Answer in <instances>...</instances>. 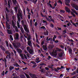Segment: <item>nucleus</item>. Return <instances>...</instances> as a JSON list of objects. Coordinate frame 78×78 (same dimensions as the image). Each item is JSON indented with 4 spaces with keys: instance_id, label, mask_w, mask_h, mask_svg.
<instances>
[{
    "instance_id": "obj_32",
    "label": "nucleus",
    "mask_w": 78,
    "mask_h": 78,
    "mask_svg": "<svg viewBox=\"0 0 78 78\" xmlns=\"http://www.w3.org/2000/svg\"><path fill=\"white\" fill-rule=\"evenodd\" d=\"M14 69V67L13 66H10L9 68V69L10 70H12V69Z\"/></svg>"
},
{
    "instance_id": "obj_3",
    "label": "nucleus",
    "mask_w": 78,
    "mask_h": 78,
    "mask_svg": "<svg viewBox=\"0 0 78 78\" xmlns=\"http://www.w3.org/2000/svg\"><path fill=\"white\" fill-rule=\"evenodd\" d=\"M13 45L15 48H19L20 47V43L19 42H17L16 43H16H13Z\"/></svg>"
},
{
    "instance_id": "obj_38",
    "label": "nucleus",
    "mask_w": 78,
    "mask_h": 78,
    "mask_svg": "<svg viewBox=\"0 0 78 78\" xmlns=\"http://www.w3.org/2000/svg\"><path fill=\"white\" fill-rule=\"evenodd\" d=\"M76 74V71L74 72L73 73H71V75H75Z\"/></svg>"
},
{
    "instance_id": "obj_9",
    "label": "nucleus",
    "mask_w": 78,
    "mask_h": 78,
    "mask_svg": "<svg viewBox=\"0 0 78 78\" xmlns=\"http://www.w3.org/2000/svg\"><path fill=\"white\" fill-rule=\"evenodd\" d=\"M35 36L36 38V42L37 43H38V44H40V42H39V41H38V35H37V33H35Z\"/></svg>"
},
{
    "instance_id": "obj_13",
    "label": "nucleus",
    "mask_w": 78,
    "mask_h": 78,
    "mask_svg": "<svg viewBox=\"0 0 78 78\" xmlns=\"http://www.w3.org/2000/svg\"><path fill=\"white\" fill-rule=\"evenodd\" d=\"M8 0V6H9V8H10V7H11V5H10V3H11L12 2V1H11V0Z\"/></svg>"
},
{
    "instance_id": "obj_48",
    "label": "nucleus",
    "mask_w": 78,
    "mask_h": 78,
    "mask_svg": "<svg viewBox=\"0 0 78 78\" xmlns=\"http://www.w3.org/2000/svg\"><path fill=\"white\" fill-rule=\"evenodd\" d=\"M4 4H5V5H7V0H4Z\"/></svg>"
},
{
    "instance_id": "obj_59",
    "label": "nucleus",
    "mask_w": 78,
    "mask_h": 78,
    "mask_svg": "<svg viewBox=\"0 0 78 78\" xmlns=\"http://www.w3.org/2000/svg\"><path fill=\"white\" fill-rule=\"evenodd\" d=\"M58 3H60L61 4H62V1H61V0H59L58 1Z\"/></svg>"
},
{
    "instance_id": "obj_42",
    "label": "nucleus",
    "mask_w": 78,
    "mask_h": 78,
    "mask_svg": "<svg viewBox=\"0 0 78 78\" xmlns=\"http://www.w3.org/2000/svg\"><path fill=\"white\" fill-rule=\"evenodd\" d=\"M53 65H49L48 66V67L50 68V69H53Z\"/></svg>"
},
{
    "instance_id": "obj_58",
    "label": "nucleus",
    "mask_w": 78,
    "mask_h": 78,
    "mask_svg": "<svg viewBox=\"0 0 78 78\" xmlns=\"http://www.w3.org/2000/svg\"><path fill=\"white\" fill-rule=\"evenodd\" d=\"M24 3H25V4H26V5L28 4V2H27V1H25V0L24 1Z\"/></svg>"
},
{
    "instance_id": "obj_30",
    "label": "nucleus",
    "mask_w": 78,
    "mask_h": 78,
    "mask_svg": "<svg viewBox=\"0 0 78 78\" xmlns=\"http://www.w3.org/2000/svg\"><path fill=\"white\" fill-rule=\"evenodd\" d=\"M62 55H63V53L62 52H60L58 54L59 57L60 58L62 56Z\"/></svg>"
},
{
    "instance_id": "obj_18",
    "label": "nucleus",
    "mask_w": 78,
    "mask_h": 78,
    "mask_svg": "<svg viewBox=\"0 0 78 78\" xmlns=\"http://www.w3.org/2000/svg\"><path fill=\"white\" fill-rule=\"evenodd\" d=\"M39 60V58H36V61H35L36 62H37V63H39V62H41V60Z\"/></svg>"
},
{
    "instance_id": "obj_6",
    "label": "nucleus",
    "mask_w": 78,
    "mask_h": 78,
    "mask_svg": "<svg viewBox=\"0 0 78 78\" xmlns=\"http://www.w3.org/2000/svg\"><path fill=\"white\" fill-rule=\"evenodd\" d=\"M5 53V54H9V55H7V56H8L9 59H11V53L9 52L8 51H6Z\"/></svg>"
},
{
    "instance_id": "obj_51",
    "label": "nucleus",
    "mask_w": 78,
    "mask_h": 78,
    "mask_svg": "<svg viewBox=\"0 0 78 78\" xmlns=\"http://www.w3.org/2000/svg\"><path fill=\"white\" fill-rule=\"evenodd\" d=\"M60 12L61 13H64V12H65V11H64V10H61L60 11Z\"/></svg>"
},
{
    "instance_id": "obj_1",
    "label": "nucleus",
    "mask_w": 78,
    "mask_h": 78,
    "mask_svg": "<svg viewBox=\"0 0 78 78\" xmlns=\"http://www.w3.org/2000/svg\"><path fill=\"white\" fill-rule=\"evenodd\" d=\"M18 13L17 14V20L19 21V22H20V18L21 19L23 20V17L22 16L23 13H22V11L21 10L18 9Z\"/></svg>"
},
{
    "instance_id": "obj_11",
    "label": "nucleus",
    "mask_w": 78,
    "mask_h": 78,
    "mask_svg": "<svg viewBox=\"0 0 78 78\" xmlns=\"http://www.w3.org/2000/svg\"><path fill=\"white\" fill-rule=\"evenodd\" d=\"M6 27L8 29V30H9L10 29V25L8 24V21H6Z\"/></svg>"
},
{
    "instance_id": "obj_47",
    "label": "nucleus",
    "mask_w": 78,
    "mask_h": 78,
    "mask_svg": "<svg viewBox=\"0 0 78 78\" xmlns=\"http://www.w3.org/2000/svg\"><path fill=\"white\" fill-rule=\"evenodd\" d=\"M50 27L51 28H54V25L53 24L51 23V24Z\"/></svg>"
},
{
    "instance_id": "obj_41",
    "label": "nucleus",
    "mask_w": 78,
    "mask_h": 78,
    "mask_svg": "<svg viewBox=\"0 0 78 78\" xmlns=\"http://www.w3.org/2000/svg\"><path fill=\"white\" fill-rule=\"evenodd\" d=\"M14 9H15V13H17V8L16 7H15Z\"/></svg>"
},
{
    "instance_id": "obj_43",
    "label": "nucleus",
    "mask_w": 78,
    "mask_h": 78,
    "mask_svg": "<svg viewBox=\"0 0 78 78\" xmlns=\"http://www.w3.org/2000/svg\"><path fill=\"white\" fill-rule=\"evenodd\" d=\"M15 30L16 32H19V29L16 26L15 27Z\"/></svg>"
},
{
    "instance_id": "obj_49",
    "label": "nucleus",
    "mask_w": 78,
    "mask_h": 78,
    "mask_svg": "<svg viewBox=\"0 0 78 78\" xmlns=\"http://www.w3.org/2000/svg\"><path fill=\"white\" fill-rule=\"evenodd\" d=\"M68 41L69 42H74V41H73V40L72 39H71V40H70V39H69Z\"/></svg>"
},
{
    "instance_id": "obj_50",
    "label": "nucleus",
    "mask_w": 78,
    "mask_h": 78,
    "mask_svg": "<svg viewBox=\"0 0 78 78\" xmlns=\"http://www.w3.org/2000/svg\"><path fill=\"white\" fill-rule=\"evenodd\" d=\"M24 37L22 35H21L20 37V38L21 40V41H22V38H23Z\"/></svg>"
},
{
    "instance_id": "obj_14",
    "label": "nucleus",
    "mask_w": 78,
    "mask_h": 78,
    "mask_svg": "<svg viewBox=\"0 0 78 78\" xmlns=\"http://www.w3.org/2000/svg\"><path fill=\"white\" fill-rule=\"evenodd\" d=\"M17 52L19 53H22V50L20 49L19 48H16Z\"/></svg>"
},
{
    "instance_id": "obj_31",
    "label": "nucleus",
    "mask_w": 78,
    "mask_h": 78,
    "mask_svg": "<svg viewBox=\"0 0 78 78\" xmlns=\"http://www.w3.org/2000/svg\"><path fill=\"white\" fill-rule=\"evenodd\" d=\"M43 47L44 48V50H47V46H46L43 45Z\"/></svg>"
},
{
    "instance_id": "obj_56",
    "label": "nucleus",
    "mask_w": 78,
    "mask_h": 78,
    "mask_svg": "<svg viewBox=\"0 0 78 78\" xmlns=\"http://www.w3.org/2000/svg\"><path fill=\"white\" fill-rule=\"evenodd\" d=\"M41 28H42L43 29L45 30V27L44 26H43L41 27Z\"/></svg>"
},
{
    "instance_id": "obj_28",
    "label": "nucleus",
    "mask_w": 78,
    "mask_h": 78,
    "mask_svg": "<svg viewBox=\"0 0 78 78\" xmlns=\"http://www.w3.org/2000/svg\"><path fill=\"white\" fill-rule=\"evenodd\" d=\"M49 48H51V49H52V48H54V45H50L48 46Z\"/></svg>"
},
{
    "instance_id": "obj_23",
    "label": "nucleus",
    "mask_w": 78,
    "mask_h": 78,
    "mask_svg": "<svg viewBox=\"0 0 78 78\" xmlns=\"http://www.w3.org/2000/svg\"><path fill=\"white\" fill-rule=\"evenodd\" d=\"M37 1V0H36L35 1V0H30V2H32L34 4H36Z\"/></svg>"
},
{
    "instance_id": "obj_45",
    "label": "nucleus",
    "mask_w": 78,
    "mask_h": 78,
    "mask_svg": "<svg viewBox=\"0 0 78 78\" xmlns=\"http://www.w3.org/2000/svg\"><path fill=\"white\" fill-rule=\"evenodd\" d=\"M69 53H72V49L69 48Z\"/></svg>"
},
{
    "instance_id": "obj_19",
    "label": "nucleus",
    "mask_w": 78,
    "mask_h": 78,
    "mask_svg": "<svg viewBox=\"0 0 78 78\" xmlns=\"http://www.w3.org/2000/svg\"><path fill=\"white\" fill-rule=\"evenodd\" d=\"M7 31L9 34H12V31L11 30L7 29Z\"/></svg>"
},
{
    "instance_id": "obj_7",
    "label": "nucleus",
    "mask_w": 78,
    "mask_h": 78,
    "mask_svg": "<svg viewBox=\"0 0 78 78\" xmlns=\"http://www.w3.org/2000/svg\"><path fill=\"white\" fill-rule=\"evenodd\" d=\"M5 16L6 18V20L7 22H9V16L8 14L6 13V12L5 11Z\"/></svg>"
},
{
    "instance_id": "obj_29",
    "label": "nucleus",
    "mask_w": 78,
    "mask_h": 78,
    "mask_svg": "<svg viewBox=\"0 0 78 78\" xmlns=\"http://www.w3.org/2000/svg\"><path fill=\"white\" fill-rule=\"evenodd\" d=\"M20 30L22 32V33H24L25 31H24V30H23V28L20 27Z\"/></svg>"
},
{
    "instance_id": "obj_57",
    "label": "nucleus",
    "mask_w": 78,
    "mask_h": 78,
    "mask_svg": "<svg viewBox=\"0 0 78 78\" xmlns=\"http://www.w3.org/2000/svg\"><path fill=\"white\" fill-rule=\"evenodd\" d=\"M63 32L64 33H67V31L66 29H65L64 30H63Z\"/></svg>"
},
{
    "instance_id": "obj_12",
    "label": "nucleus",
    "mask_w": 78,
    "mask_h": 78,
    "mask_svg": "<svg viewBox=\"0 0 78 78\" xmlns=\"http://www.w3.org/2000/svg\"><path fill=\"white\" fill-rule=\"evenodd\" d=\"M65 10L67 12H68V13H70V9L69 8L67 7H65Z\"/></svg>"
},
{
    "instance_id": "obj_39",
    "label": "nucleus",
    "mask_w": 78,
    "mask_h": 78,
    "mask_svg": "<svg viewBox=\"0 0 78 78\" xmlns=\"http://www.w3.org/2000/svg\"><path fill=\"white\" fill-rule=\"evenodd\" d=\"M25 76H26L27 78H30V76L29 75H28V74H26L25 73Z\"/></svg>"
},
{
    "instance_id": "obj_26",
    "label": "nucleus",
    "mask_w": 78,
    "mask_h": 78,
    "mask_svg": "<svg viewBox=\"0 0 78 78\" xmlns=\"http://www.w3.org/2000/svg\"><path fill=\"white\" fill-rule=\"evenodd\" d=\"M31 41L30 40H28V43H27L28 45L29 46H30V47H31Z\"/></svg>"
},
{
    "instance_id": "obj_36",
    "label": "nucleus",
    "mask_w": 78,
    "mask_h": 78,
    "mask_svg": "<svg viewBox=\"0 0 78 78\" xmlns=\"http://www.w3.org/2000/svg\"><path fill=\"white\" fill-rule=\"evenodd\" d=\"M41 15L42 17H45L46 19L47 18V16L44 15L41 12Z\"/></svg>"
},
{
    "instance_id": "obj_17",
    "label": "nucleus",
    "mask_w": 78,
    "mask_h": 78,
    "mask_svg": "<svg viewBox=\"0 0 78 78\" xmlns=\"http://www.w3.org/2000/svg\"><path fill=\"white\" fill-rule=\"evenodd\" d=\"M46 41H50L51 42H52L53 41V39L51 38H49L48 39V37H47L46 39Z\"/></svg>"
},
{
    "instance_id": "obj_33",
    "label": "nucleus",
    "mask_w": 78,
    "mask_h": 78,
    "mask_svg": "<svg viewBox=\"0 0 78 78\" xmlns=\"http://www.w3.org/2000/svg\"><path fill=\"white\" fill-rule=\"evenodd\" d=\"M22 24V25L23 26V27H25V25H26L25 24V23H24V22L23 21V20H22L21 21Z\"/></svg>"
},
{
    "instance_id": "obj_62",
    "label": "nucleus",
    "mask_w": 78,
    "mask_h": 78,
    "mask_svg": "<svg viewBox=\"0 0 78 78\" xmlns=\"http://www.w3.org/2000/svg\"><path fill=\"white\" fill-rule=\"evenodd\" d=\"M4 60H5L4 62H5V64H6V61H7L6 59V58H5Z\"/></svg>"
},
{
    "instance_id": "obj_35",
    "label": "nucleus",
    "mask_w": 78,
    "mask_h": 78,
    "mask_svg": "<svg viewBox=\"0 0 78 78\" xmlns=\"http://www.w3.org/2000/svg\"><path fill=\"white\" fill-rule=\"evenodd\" d=\"M5 43L6 44V47H9V44L8 43V41H5Z\"/></svg>"
},
{
    "instance_id": "obj_20",
    "label": "nucleus",
    "mask_w": 78,
    "mask_h": 78,
    "mask_svg": "<svg viewBox=\"0 0 78 78\" xmlns=\"http://www.w3.org/2000/svg\"><path fill=\"white\" fill-rule=\"evenodd\" d=\"M13 66H15V67H20V66L17 63L14 64Z\"/></svg>"
},
{
    "instance_id": "obj_25",
    "label": "nucleus",
    "mask_w": 78,
    "mask_h": 78,
    "mask_svg": "<svg viewBox=\"0 0 78 78\" xmlns=\"http://www.w3.org/2000/svg\"><path fill=\"white\" fill-rule=\"evenodd\" d=\"M71 10H72V11H73L75 14H76V15H78V13H77V12H76V10H75V9H71Z\"/></svg>"
},
{
    "instance_id": "obj_44",
    "label": "nucleus",
    "mask_w": 78,
    "mask_h": 78,
    "mask_svg": "<svg viewBox=\"0 0 78 78\" xmlns=\"http://www.w3.org/2000/svg\"><path fill=\"white\" fill-rule=\"evenodd\" d=\"M9 37H10V39H11V40L12 41H13V38H12V35H9Z\"/></svg>"
},
{
    "instance_id": "obj_63",
    "label": "nucleus",
    "mask_w": 78,
    "mask_h": 78,
    "mask_svg": "<svg viewBox=\"0 0 78 78\" xmlns=\"http://www.w3.org/2000/svg\"><path fill=\"white\" fill-rule=\"evenodd\" d=\"M45 69L46 70H48L49 69V68H48L47 67H46L45 68Z\"/></svg>"
},
{
    "instance_id": "obj_40",
    "label": "nucleus",
    "mask_w": 78,
    "mask_h": 78,
    "mask_svg": "<svg viewBox=\"0 0 78 78\" xmlns=\"http://www.w3.org/2000/svg\"><path fill=\"white\" fill-rule=\"evenodd\" d=\"M30 39H31V36L30 35H29L27 38V40L28 41H30Z\"/></svg>"
},
{
    "instance_id": "obj_34",
    "label": "nucleus",
    "mask_w": 78,
    "mask_h": 78,
    "mask_svg": "<svg viewBox=\"0 0 78 78\" xmlns=\"http://www.w3.org/2000/svg\"><path fill=\"white\" fill-rule=\"evenodd\" d=\"M17 26L18 28H20V23H19V21H17Z\"/></svg>"
},
{
    "instance_id": "obj_60",
    "label": "nucleus",
    "mask_w": 78,
    "mask_h": 78,
    "mask_svg": "<svg viewBox=\"0 0 78 78\" xmlns=\"http://www.w3.org/2000/svg\"><path fill=\"white\" fill-rule=\"evenodd\" d=\"M31 63H32V64H34V65H35V64H36V62H35L34 61H32Z\"/></svg>"
},
{
    "instance_id": "obj_16",
    "label": "nucleus",
    "mask_w": 78,
    "mask_h": 78,
    "mask_svg": "<svg viewBox=\"0 0 78 78\" xmlns=\"http://www.w3.org/2000/svg\"><path fill=\"white\" fill-rule=\"evenodd\" d=\"M19 35L17 33L16 34V37L15 38V41H18V39H19Z\"/></svg>"
},
{
    "instance_id": "obj_52",
    "label": "nucleus",
    "mask_w": 78,
    "mask_h": 78,
    "mask_svg": "<svg viewBox=\"0 0 78 78\" xmlns=\"http://www.w3.org/2000/svg\"><path fill=\"white\" fill-rule=\"evenodd\" d=\"M69 2H70V0H67L66 2V3H69Z\"/></svg>"
},
{
    "instance_id": "obj_22",
    "label": "nucleus",
    "mask_w": 78,
    "mask_h": 78,
    "mask_svg": "<svg viewBox=\"0 0 78 78\" xmlns=\"http://www.w3.org/2000/svg\"><path fill=\"white\" fill-rule=\"evenodd\" d=\"M39 72H41V73H44L45 72V70L44 69H42L39 70Z\"/></svg>"
},
{
    "instance_id": "obj_15",
    "label": "nucleus",
    "mask_w": 78,
    "mask_h": 78,
    "mask_svg": "<svg viewBox=\"0 0 78 78\" xmlns=\"http://www.w3.org/2000/svg\"><path fill=\"white\" fill-rule=\"evenodd\" d=\"M0 48L1 50H2L3 51H6V49H5V47L3 46L2 45H0Z\"/></svg>"
},
{
    "instance_id": "obj_8",
    "label": "nucleus",
    "mask_w": 78,
    "mask_h": 78,
    "mask_svg": "<svg viewBox=\"0 0 78 78\" xmlns=\"http://www.w3.org/2000/svg\"><path fill=\"white\" fill-rule=\"evenodd\" d=\"M24 29L26 33H29V30H28V28H27V25H24Z\"/></svg>"
},
{
    "instance_id": "obj_2",
    "label": "nucleus",
    "mask_w": 78,
    "mask_h": 78,
    "mask_svg": "<svg viewBox=\"0 0 78 78\" xmlns=\"http://www.w3.org/2000/svg\"><path fill=\"white\" fill-rule=\"evenodd\" d=\"M56 50H55V49H54L51 52V54L53 56H56L57 55V51H61V49H59L58 48H56Z\"/></svg>"
},
{
    "instance_id": "obj_10",
    "label": "nucleus",
    "mask_w": 78,
    "mask_h": 78,
    "mask_svg": "<svg viewBox=\"0 0 78 78\" xmlns=\"http://www.w3.org/2000/svg\"><path fill=\"white\" fill-rule=\"evenodd\" d=\"M29 75H30V76L32 78H37V77H36V75L34 74H33L31 73L29 74Z\"/></svg>"
},
{
    "instance_id": "obj_24",
    "label": "nucleus",
    "mask_w": 78,
    "mask_h": 78,
    "mask_svg": "<svg viewBox=\"0 0 78 78\" xmlns=\"http://www.w3.org/2000/svg\"><path fill=\"white\" fill-rule=\"evenodd\" d=\"M45 36H48V32L47 30H46V32L44 33Z\"/></svg>"
},
{
    "instance_id": "obj_27",
    "label": "nucleus",
    "mask_w": 78,
    "mask_h": 78,
    "mask_svg": "<svg viewBox=\"0 0 78 78\" xmlns=\"http://www.w3.org/2000/svg\"><path fill=\"white\" fill-rule=\"evenodd\" d=\"M46 20L48 21L49 22H51V20H52V18H51L49 19L47 17H46Z\"/></svg>"
},
{
    "instance_id": "obj_55",
    "label": "nucleus",
    "mask_w": 78,
    "mask_h": 78,
    "mask_svg": "<svg viewBox=\"0 0 78 78\" xmlns=\"http://www.w3.org/2000/svg\"><path fill=\"white\" fill-rule=\"evenodd\" d=\"M9 46H10V48H12V50H13L14 48H12V45H11V44H10Z\"/></svg>"
},
{
    "instance_id": "obj_64",
    "label": "nucleus",
    "mask_w": 78,
    "mask_h": 78,
    "mask_svg": "<svg viewBox=\"0 0 78 78\" xmlns=\"http://www.w3.org/2000/svg\"><path fill=\"white\" fill-rule=\"evenodd\" d=\"M21 78H25V76L23 75H22L21 76Z\"/></svg>"
},
{
    "instance_id": "obj_5",
    "label": "nucleus",
    "mask_w": 78,
    "mask_h": 78,
    "mask_svg": "<svg viewBox=\"0 0 78 78\" xmlns=\"http://www.w3.org/2000/svg\"><path fill=\"white\" fill-rule=\"evenodd\" d=\"M72 6L73 8H74L76 11H78V5H75L74 4H72Z\"/></svg>"
},
{
    "instance_id": "obj_54",
    "label": "nucleus",
    "mask_w": 78,
    "mask_h": 78,
    "mask_svg": "<svg viewBox=\"0 0 78 78\" xmlns=\"http://www.w3.org/2000/svg\"><path fill=\"white\" fill-rule=\"evenodd\" d=\"M30 26H31V27L32 26V20H30Z\"/></svg>"
},
{
    "instance_id": "obj_53",
    "label": "nucleus",
    "mask_w": 78,
    "mask_h": 78,
    "mask_svg": "<svg viewBox=\"0 0 78 78\" xmlns=\"http://www.w3.org/2000/svg\"><path fill=\"white\" fill-rule=\"evenodd\" d=\"M0 35H1V36H4V34H3V32H0Z\"/></svg>"
},
{
    "instance_id": "obj_4",
    "label": "nucleus",
    "mask_w": 78,
    "mask_h": 78,
    "mask_svg": "<svg viewBox=\"0 0 78 78\" xmlns=\"http://www.w3.org/2000/svg\"><path fill=\"white\" fill-rule=\"evenodd\" d=\"M27 51H28L30 55H33L34 53V51L33 49L30 48L29 46L27 47Z\"/></svg>"
},
{
    "instance_id": "obj_61",
    "label": "nucleus",
    "mask_w": 78,
    "mask_h": 78,
    "mask_svg": "<svg viewBox=\"0 0 78 78\" xmlns=\"http://www.w3.org/2000/svg\"><path fill=\"white\" fill-rule=\"evenodd\" d=\"M28 16V19H30V18H31V16L30 15H28L27 16Z\"/></svg>"
},
{
    "instance_id": "obj_46",
    "label": "nucleus",
    "mask_w": 78,
    "mask_h": 78,
    "mask_svg": "<svg viewBox=\"0 0 78 78\" xmlns=\"http://www.w3.org/2000/svg\"><path fill=\"white\" fill-rule=\"evenodd\" d=\"M40 66H46V64L44 63H42L40 64Z\"/></svg>"
},
{
    "instance_id": "obj_37",
    "label": "nucleus",
    "mask_w": 78,
    "mask_h": 78,
    "mask_svg": "<svg viewBox=\"0 0 78 78\" xmlns=\"http://www.w3.org/2000/svg\"><path fill=\"white\" fill-rule=\"evenodd\" d=\"M5 10L7 13H9V12H10V11H9V10L8 7H6Z\"/></svg>"
},
{
    "instance_id": "obj_21",
    "label": "nucleus",
    "mask_w": 78,
    "mask_h": 78,
    "mask_svg": "<svg viewBox=\"0 0 78 78\" xmlns=\"http://www.w3.org/2000/svg\"><path fill=\"white\" fill-rule=\"evenodd\" d=\"M12 26H13V27L14 28H15V24L14 23V22L13 20H12Z\"/></svg>"
}]
</instances>
